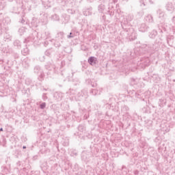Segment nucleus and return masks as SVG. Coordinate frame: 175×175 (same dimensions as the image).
<instances>
[{"label": "nucleus", "instance_id": "15", "mask_svg": "<svg viewBox=\"0 0 175 175\" xmlns=\"http://www.w3.org/2000/svg\"><path fill=\"white\" fill-rule=\"evenodd\" d=\"M23 148L25 149V148H27V146H23Z\"/></svg>", "mask_w": 175, "mask_h": 175}, {"label": "nucleus", "instance_id": "14", "mask_svg": "<svg viewBox=\"0 0 175 175\" xmlns=\"http://www.w3.org/2000/svg\"><path fill=\"white\" fill-rule=\"evenodd\" d=\"M100 8H102V5L98 6V9H100Z\"/></svg>", "mask_w": 175, "mask_h": 175}, {"label": "nucleus", "instance_id": "8", "mask_svg": "<svg viewBox=\"0 0 175 175\" xmlns=\"http://www.w3.org/2000/svg\"><path fill=\"white\" fill-rule=\"evenodd\" d=\"M74 37H75L74 36H72V33H70V35L68 36V39H70V38H74Z\"/></svg>", "mask_w": 175, "mask_h": 175}, {"label": "nucleus", "instance_id": "2", "mask_svg": "<svg viewBox=\"0 0 175 175\" xmlns=\"http://www.w3.org/2000/svg\"><path fill=\"white\" fill-rule=\"evenodd\" d=\"M139 31L141 32H146L147 31V25L145 23L142 24L141 27H139Z\"/></svg>", "mask_w": 175, "mask_h": 175}, {"label": "nucleus", "instance_id": "9", "mask_svg": "<svg viewBox=\"0 0 175 175\" xmlns=\"http://www.w3.org/2000/svg\"><path fill=\"white\" fill-rule=\"evenodd\" d=\"M19 32L23 33V32H24V28L19 29Z\"/></svg>", "mask_w": 175, "mask_h": 175}, {"label": "nucleus", "instance_id": "13", "mask_svg": "<svg viewBox=\"0 0 175 175\" xmlns=\"http://www.w3.org/2000/svg\"><path fill=\"white\" fill-rule=\"evenodd\" d=\"M24 51H28L27 49H24Z\"/></svg>", "mask_w": 175, "mask_h": 175}, {"label": "nucleus", "instance_id": "10", "mask_svg": "<svg viewBox=\"0 0 175 175\" xmlns=\"http://www.w3.org/2000/svg\"><path fill=\"white\" fill-rule=\"evenodd\" d=\"M21 23H22V24H24V23H25V21H24L23 19H22Z\"/></svg>", "mask_w": 175, "mask_h": 175}, {"label": "nucleus", "instance_id": "6", "mask_svg": "<svg viewBox=\"0 0 175 175\" xmlns=\"http://www.w3.org/2000/svg\"><path fill=\"white\" fill-rule=\"evenodd\" d=\"M157 36V31H153V33L150 34V38H154Z\"/></svg>", "mask_w": 175, "mask_h": 175}, {"label": "nucleus", "instance_id": "16", "mask_svg": "<svg viewBox=\"0 0 175 175\" xmlns=\"http://www.w3.org/2000/svg\"><path fill=\"white\" fill-rule=\"evenodd\" d=\"M95 91H96V90H94L92 91V92H95Z\"/></svg>", "mask_w": 175, "mask_h": 175}, {"label": "nucleus", "instance_id": "12", "mask_svg": "<svg viewBox=\"0 0 175 175\" xmlns=\"http://www.w3.org/2000/svg\"><path fill=\"white\" fill-rule=\"evenodd\" d=\"M2 131H3V128H1V129H0V132H2Z\"/></svg>", "mask_w": 175, "mask_h": 175}, {"label": "nucleus", "instance_id": "5", "mask_svg": "<svg viewBox=\"0 0 175 175\" xmlns=\"http://www.w3.org/2000/svg\"><path fill=\"white\" fill-rule=\"evenodd\" d=\"M40 109H42V110H43L44 109L46 108V103H42L40 105Z\"/></svg>", "mask_w": 175, "mask_h": 175}, {"label": "nucleus", "instance_id": "3", "mask_svg": "<svg viewBox=\"0 0 175 175\" xmlns=\"http://www.w3.org/2000/svg\"><path fill=\"white\" fill-rule=\"evenodd\" d=\"M88 62L90 65H95L96 63L95 62V57H90L88 59Z\"/></svg>", "mask_w": 175, "mask_h": 175}, {"label": "nucleus", "instance_id": "1", "mask_svg": "<svg viewBox=\"0 0 175 175\" xmlns=\"http://www.w3.org/2000/svg\"><path fill=\"white\" fill-rule=\"evenodd\" d=\"M166 9L168 12H173V10H174V6L173 5V3H168L166 5Z\"/></svg>", "mask_w": 175, "mask_h": 175}, {"label": "nucleus", "instance_id": "4", "mask_svg": "<svg viewBox=\"0 0 175 175\" xmlns=\"http://www.w3.org/2000/svg\"><path fill=\"white\" fill-rule=\"evenodd\" d=\"M157 13H159V18H163V16H165V13L162 12V11H161V10H159V11H157Z\"/></svg>", "mask_w": 175, "mask_h": 175}, {"label": "nucleus", "instance_id": "7", "mask_svg": "<svg viewBox=\"0 0 175 175\" xmlns=\"http://www.w3.org/2000/svg\"><path fill=\"white\" fill-rule=\"evenodd\" d=\"M141 3H142V5H144V6H146V1L145 0H140Z\"/></svg>", "mask_w": 175, "mask_h": 175}, {"label": "nucleus", "instance_id": "11", "mask_svg": "<svg viewBox=\"0 0 175 175\" xmlns=\"http://www.w3.org/2000/svg\"><path fill=\"white\" fill-rule=\"evenodd\" d=\"M149 2H150V3H154V1L152 0H149Z\"/></svg>", "mask_w": 175, "mask_h": 175}]
</instances>
